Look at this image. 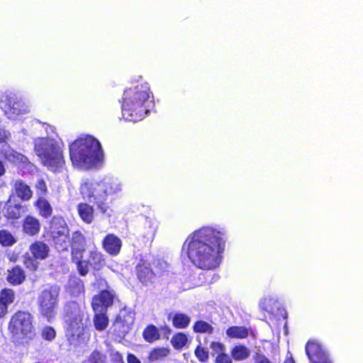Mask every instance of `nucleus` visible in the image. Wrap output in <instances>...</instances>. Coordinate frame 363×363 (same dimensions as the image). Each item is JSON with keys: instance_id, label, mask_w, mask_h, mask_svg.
Instances as JSON below:
<instances>
[{"instance_id": "nucleus-46", "label": "nucleus", "mask_w": 363, "mask_h": 363, "mask_svg": "<svg viewBox=\"0 0 363 363\" xmlns=\"http://www.w3.org/2000/svg\"><path fill=\"white\" fill-rule=\"evenodd\" d=\"M255 363H272L264 355L257 354Z\"/></svg>"}, {"instance_id": "nucleus-47", "label": "nucleus", "mask_w": 363, "mask_h": 363, "mask_svg": "<svg viewBox=\"0 0 363 363\" xmlns=\"http://www.w3.org/2000/svg\"><path fill=\"white\" fill-rule=\"evenodd\" d=\"M9 133L0 126V143L5 142L9 138Z\"/></svg>"}, {"instance_id": "nucleus-41", "label": "nucleus", "mask_w": 363, "mask_h": 363, "mask_svg": "<svg viewBox=\"0 0 363 363\" xmlns=\"http://www.w3.org/2000/svg\"><path fill=\"white\" fill-rule=\"evenodd\" d=\"M195 355L201 362H205L208 358V352L206 349L198 346L195 350Z\"/></svg>"}, {"instance_id": "nucleus-39", "label": "nucleus", "mask_w": 363, "mask_h": 363, "mask_svg": "<svg viewBox=\"0 0 363 363\" xmlns=\"http://www.w3.org/2000/svg\"><path fill=\"white\" fill-rule=\"evenodd\" d=\"M36 194L39 197H45L48 193L47 185L43 179H38L36 182L35 186Z\"/></svg>"}, {"instance_id": "nucleus-20", "label": "nucleus", "mask_w": 363, "mask_h": 363, "mask_svg": "<svg viewBox=\"0 0 363 363\" xmlns=\"http://www.w3.org/2000/svg\"><path fill=\"white\" fill-rule=\"evenodd\" d=\"M137 274L139 280L144 284L152 283L155 277L150 264L147 263L139 264L137 267Z\"/></svg>"}, {"instance_id": "nucleus-37", "label": "nucleus", "mask_w": 363, "mask_h": 363, "mask_svg": "<svg viewBox=\"0 0 363 363\" xmlns=\"http://www.w3.org/2000/svg\"><path fill=\"white\" fill-rule=\"evenodd\" d=\"M194 330L196 333H212L213 328L208 323L200 320V321H197L195 323V325L194 326Z\"/></svg>"}, {"instance_id": "nucleus-16", "label": "nucleus", "mask_w": 363, "mask_h": 363, "mask_svg": "<svg viewBox=\"0 0 363 363\" xmlns=\"http://www.w3.org/2000/svg\"><path fill=\"white\" fill-rule=\"evenodd\" d=\"M1 153L6 160L17 165L26 166L29 163L27 157L16 152L9 146H4L1 150Z\"/></svg>"}, {"instance_id": "nucleus-30", "label": "nucleus", "mask_w": 363, "mask_h": 363, "mask_svg": "<svg viewBox=\"0 0 363 363\" xmlns=\"http://www.w3.org/2000/svg\"><path fill=\"white\" fill-rule=\"evenodd\" d=\"M250 355V350L244 345H236L231 350L232 357L237 361L243 360Z\"/></svg>"}, {"instance_id": "nucleus-36", "label": "nucleus", "mask_w": 363, "mask_h": 363, "mask_svg": "<svg viewBox=\"0 0 363 363\" xmlns=\"http://www.w3.org/2000/svg\"><path fill=\"white\" fill-rule=\"evenodd\" d=\"M16 298L15 292L10 289H3L0 292V300L8 307L13 303Z\"/></svg>"}, {"instance_id": "nucleus-21", "label": "nucleus", "mask_w": 363, "mask_h": 363, "mask_svg": "<svg viewBox=\"0 0 363 363\" xmlns=\"http://www.w3.org/2000/svg\"><path fill=\"white\" fill-rule=\"evenodd\" d=\"M40 229L39 220L31 216L25 218L23 223V232L29 235H34L38 233Z\"/></svg>"}, {"instance_id": "nucleus-51", "label": "nucleus", "mask_w": 363, "mask_h": 363, "mask_svg": "<svg viewBox=\"0 0 363 363\" xmlns=\"http://www.w3.org/2000/svg\"><path fill=\"white\" fill-rule=\"evenodd\" d=\"M285 363H295L294 360L291 357L285 361Z\"/></svg>"}, {"instance_id": "nucleus-32", "label": "nucleus", "mask_w": 363, "mask_h": 363, "mask_svg": "<svg viewBox=\"0 0 363 363\" xmlns=\"http://www.w3.org/2000/svg\"><path fill=\"white\" fill-rule=\"evenodd\" d=\"M190 321V318L184 313H176L172 318L173 325L177 328H186Z\"/></svg>"}, {"instance_id": "nucleus-50", "label": "nucleus", "mask_w": 363, "mask_h": 363, "mask_svg": "<svg viewBox=\"0 0 363 363\" xmlns=\"http://www.w3.org/2000/svg\"><path fill=\"white\" fill-rule=\"evenodd\" d=\"M6 172L3 163L0 161V177L4 175Z\"/></svg>"}, {"instance_id": "nucleus-28", "label": "nucleus", "mask_w": 363, "mask_h": 363, "mask_svg": "<svg viewBox=\"0 0 363 363\" xmlns=\"http://www.w3.org/2000/svg\"><path fill=\"white\" fill-rule=\"evenodd\" d=\"M259 307L262 310L273 314L279 309V303L276 298L269 296L260 301Z\"/></svg>"}, {"instance_id": "nucleus-6", "label": "nucleus", "mask_w": 363, "mask_h": 363, "mask_svg": "<svg viewBox=\"0 0 363 363\" xmlns=\"http://www.w3.org/2000/svg\"><path fill=\"white\" fill-rule=\"evenodd\" d=\"M65 322L67 323V335L72 344L80 345L88 340L85 333L86 320L84 311L76 302L69 303L66 306Z\"/></svg>"}, {"instance_id": "nucleus-49", "label": "nucleus", "mask_w": 363, "mask_h": 363, "mask_svg": "<svg viewBox=\"0 0 363 363\" xmlns=\"http://www.w3.org/2000/svg\"><path fill=\"white\" fill-rule=\"evenodd\" d=\"M128 363H141L140 359L133 354H128L127 357Z\"/></svg>"}, {"instance_id": "nucleus-33", "label": "nucleus", "mask_w": 363, "mask_h": 363, "mask_svg": "<svg viewBox=\"0 0 363 363\" xmlns=\"http://www.w3.org/2000/svg\"><path fill=\"white\" fill-rule=\"evenodd\" d=\"M187 342L188 337L183 333H178L175 334L171 340V343L176 350H182Z\"/></svg>"}, {"instance_id": "nucleus-31", "label": "nucleus", "mask_w": 363, "mask_h": 363, "mask_svg": "<svg viewBox=\"0 0 363 363\" xmlns=\"http://www.w3.org/2000/svg\"><path fill=\"white\" fill-rule=\"evenodd\" d=\"M55 247L59 251L67 250L70 245L69 234L52 236Z\"/></svg>"}, {"instance_id": "nucleus-19", "label": "nucleus", "mask_w": 363, "mask_h": 363, "mask_svg": "<svg viewBox=\"0 0 363 363\" xmlns=\"http://www.w3.org/2000/svg\"><path fill=\"white\" fill-rule=\"evenodd\" d=\"M52 236L69 234V229L65 220L61 216H54L50 223Z\"/></svg>"}, {"instance_id": "nucleus-9", "label": "nucleus", "mask_w": 363, "mask_h": 363, "mask_svg": "<svg viewBox=\"0 0 363 363\" xmlns=\"http://www.w3.org/2000/svg\"><path fill=\"white\" fill-rule=\"evenodd\" d=\"M60 289L57 285H48L38 294L37 301L40 314L50 321L56 314Z\"/></svg>"}, {"instance_id": "nucleus-23", "label": "nucleus", "mask_w": 363, "mask_h": 363, "mask_svg": "<svg viewBox=\"0 0 363 363\" xmlns=\"http://www.w3.org/2000/svg\"><path fill=\"white\" fill-rule=\"evenodd\" d=\"M25 278L24 271L18 266H16L8 271L6 279L13 285H19L25 280Z\"/></svg>"}, {"instance_id": "nucleus-43", "label": "nucleus", "mask_w": 363, "mask_h": 363, "mask_svg": "<svg viewBox=\"0 0 363 363\" xmlns=\"http://www.w3.org/2000/svg\"><path fill=\"white\" fill-rule=\"evenodd\" d=\"M210 347L212 350L213 354L217 355L225 353V345L220 342H211Z\"/></svg>"}, {"instance_id": "nucleus-25", "label": "nucleus", "mask_w": 363, "mask_h": 363, "mask_svg": "<svg viewBox=\"0 0 363 363\" xmlns=\"http://www.w3.org/2000/svg\"><path fill=\"white\" fill-rule=\"evenodd\" d=\"M30 250L35 258L44 259L48 255L49 247L42 242H35L30 245Z\"/></svg>"}, {"instance_id": "nucleus-26", "label": "nucleus", "mask_w": 363, "mask_h": 363, "mask_svg": "<svg viewBox=\"0 0 363 363\" xmlns=\"http://www.w3.org/2000/svg\"><path fill=\"white\" fill-rule=\"evenodd\" d=\"M78 213L82 220L86 223H91L94 220V209L92 206L87 203H80L77 207Z\"/></svg>"}, {"instance_id": "nucleus-29", "label": "nucleus", "mask_w": 363, "mask_h": 363, "mask_svg": "<svg viewBox=\"0 0 363 363\" xmlns=\"http://www.w3.org/2000/svg\"><path fill=\"white\" fill-rule=\"evenodd\" d=\"M248 334V330L244 326H232L226 330V335L230 338L243 339Z\"/></svg>"}, {"instance_id": "nucleus-52", "label": "nucleus", "mask_w": 363, "mask_h": 363, "mask_svg": "<svg viewBox=\"0 0 363 363\" xmlns=\"http://www.w3.org/2000/svg\"><path fill=\"white\" fill-rule=\"evenodd\" d=\"M99 281H100L101 285H103V284L106 285V281L102 279H99Z\"/></svg>"}, {"instance_id": "nucleus-48", "label": "nucleus", "mask_w": 363, "mask_h": 363, "mask_svg": "<svg viewBox=\"0 0 363 363\" xmlns=\"http://www.w3.org/2000/svg\"><path fill=\"white\" fill-rule=\"evenodd\" d=\"M8 313V307L0 300V318H4Z\"/></svg>"}, {"instance_id": "nucleus-15", "label": "nucleus", "mask_w": 363, "mask_h": 363, "mask_svg": "<svg viewBox=\"0 0 363 363\" xmlns=\"http://www.w3.org/2000/svg\"><path fill=\"white\" fill-rule=\"evenodd\" d=\"M12 191L23 201H28L33 196L31 188L21 179H16L13 182Z\"/></svg>"}, {"instance_id": "nucleus-8", "label": "nucleus", "mask_w": 363, "mask_h": 363, "mask_svg": "<svg viewBox=\"0 0 363 363\" xmlns=\"http://www.w3.org/2000/svg\"><path fill=\"white\" fill-rule=\"evenodd\" d=\"M114 296L113 290L105 289L93 297L91 305L95 312L94 322L98 330H104L108 326V319L106 311L107 308L112 305Z\"/></svg>"}, {"instance_id": "nucleus-24", "label": "nucleus", "mask_w": 363, "mask_h": 363, "mask_svg": "<svg viewBox=\"0 0 363 363\" xmlns=\"http://www.w3.org/2000/svg\"><path fill=\"white\" fill-rule=\"evenodd\" d=\"M145 232L143 237L147 240H152L157 230V221L151 217H145L143 223Z\"/></svg>"}, {"instance_id": "nucleus-13", "label": "nucleus", "mask_w": 363, "mask_h": 363, "mask_svg": "<svg viewBox=\"0 0 363 363\" xmlns=\"http://www.w3.org/2000/svg\"><path fill=\"white\" fill-rule=\"evenodd\" d=\"M306 352L311 363H331L327 352L318 342L309 341L306 345Z\"/></svg>"}, {"instance_id": "nucleus-38", "label": "nucleus", "mask_w": 363, "mask_h": 363, "mask_svg": "<svg viewBox=\"0 0 363 363\" xmlns=\"http://www.w3.org/2000/svg\"><path fill=\"white\" fill-rule=\"evenodd\" d=\"M15 242L13 235L6 230L0 231V243L4 246H10Z\"/></svg>"}, {"instance_id": "nucleus-2", "label": "nucleus", "mask_w": 363, "mask_h": 363, "mask_svg": "<svg viewBox=\"0 0 363 363\" xmlns=\"http://www.w3.org/2000/svg\"><path fill=\"white\" fill-rule=\"evenodd\" d=\"M150 97V87L147 83L138 84L124 91L122 115L125 121L137 122L144 118L148 111L145 103Z\"/></svg>"}, {"instance_id": "nucleus-7", "label": "nucleus", "mask_w": 363, "mask_h": 363, "mask_svg": "<svg viewBox=\"0 0 363 363\" xmlns=\"http://www.w3.org/2000/svg\"><path fill=\"white\" fill-rule=\"evenodd\" d=\"M8 330L16 342L31 339L35 335L31 313L26 311H16L9 320Z\"/></svg>"}, {"instance_id": "nucleus-3", "label": "nucleus", "mask_w": 363, "mask_h": 363, "mask_svg": "<svg viewBox=\"0 0 363 363\" xmlns=\"http://www.w3.org/2000/svg\"><path fill=\"white\" fill-rule=\"evenodd\" d=\"M69 155L74 166L84 169L95 165L103 155L99 142L89 135L73 142L69 145Z\"/></svg>"}, {"instance_id": "nucleus-45", "label": "nucleus", "mask_w": 363, "mask_h": 363, "mask_svg": "<svg viewBox=\"0 0 363 363\" xmlns=\"http://www.w3.org/2000/svg\"><path fill=\"white\" fill-rule=\"evenodd\" d=\"M216 363H232L230 357L225 352L220 354L216 357Z\"/></svg>"}, {"instance_id": "nucleus-27", "label": "nucleus", "mask_w": 363, "mask_h": 363, "mask_svg": "<svg viewBox=\"0 0 363 363\" xmlns=\"http://www.w3.org/2000/svg\"><path fill=\"white\" fill-rule=\"evenodd\" d=\"M35 205L41 216L47 218L52 215V208L45 197H39Z\"/></svg>"}, {"instance_id": "nucleus-11", "label": "nucleus", "mask_w": 363, "mask_h": 363, "mask_svg": "<svg viewBox=\"0 0 363 363\" xmlns=\"http://www.w3.org/2000/svg\"><path fill=\"white\" fill-rule=\"evenodd\" d=\"M134 323V314L130 311L123 310L117 316L113 323V331L119 337L124 336Z\"/></svg>"}, {"instance_id": "nucleus-40", "label": "nucleus", "mask_w": 363, "mask_h": 363, "mask_svg": "<svg viewBox=\"0 0 363 363\" xmlns=\"http://www.w3.org/2000/svg\"><path fill=\"white\" fill-rule=\"evenodd\" d=\"M43 338L48 341H52L55 338V330L50 326L45 327L41 333Z\"/></svg>"}, {"instance_id": "nucleus-53", "label": "nucleus", "mask_w": 363, "mask_h": 363, "mask_svg": "<svg viewBox=\"0 0 363 363\" xmlns=\"http://www.w3.org/2000/svg\"><path fill=\"white\" fill-rule=\"evenodd\" d=\"M118 358H119V359H120V360H122V357H121V355L118 354Z\"/></svg>"}, {"instance_id": "nucleus-12", "label": "nucleus", "mask_w": 363, "mask_h": 363, "mask_svg": "<svg viewBox=\"0 0 363 363\" xmlns=\"http://www.w3.org/2000/svg\"><path fill=\"white\" fill-rule=\"evenodd\" d=\"M134 323V314L130 311L123 310L117 316L113 323V331L119 337L124 336Z\"/></svg>"}, {"instance_id": "nucleus-22", "label": "nucleus", "mask_w": 363, "mask_h": 363, "mask_svg": "<svg viewBox=\"0 0 363 363\" xmlns=\"http://www.w3.org/2000/svg\"><path fill=\"white\" fill-rule=\"evenodd\" d=\"M30 111L29 106L22 101H13L12 104L9 106V108L6 111L9 118H14L16 116L26 113Z\"/></svg>"}, {"instance_id": "nucleus-44", "label": "nucleus", "mask_w": 363, "mask_h": 363, "mask_svg": "<svg viewBox=\"0 0 363 363\" xmlns=\"http://www.w3.org/2000/svg\"><path fill=\"white\" fill-rule=\"evenodd\" d=\"M23 263L26 267L31 271H34L38 267V262L35 259H33L30 256H25Z\"/></svg>"}, {"instance_id": "nucleus-4", "label": "nucleus", "mask_w": 363, "mask_h": 363, "mask_svg": "<svg viewBox=\"0 0 363 363\" xmlns=\"http://www.w3.org/2000/svg\"><path fill=\"white\" fill-rule=\"evenodd\" d=\"M122 185L116 178L105 179L100 183L84 182L80 192L84 199L93 201L102 213H106L109 208L107 196L121 191Z\"/></svg>"}, {"instance_id": "nucleus-42", "label": "nucleus", "mask_w": 363, "mask_h": 363, "mask_svg": "<svg viewBox=\"0 0 363 363\" xmlns=\"http://www.w3.org/2000/svg\"><path fill=\"white\" fill-rule=\"evenodd\" d=\"M105 357L99 352H93L90 355L87 363H104Z\"/></svg>"}, {"instance_id": "nucleus-10", "label": "nucleus", "mask_w": 363, "mask_h": 363, "mask_svg": "<svg viewBox=\"0 0 363 363\" xmlns=\"http://www.w3.org/2000/svg\"><path fill=\"white\" fill-rule=\"evenodd\" d=\"M72 249V259L77 264V269L80 275L87 274V264L82 261L83 253L85 251L86 239L79 231L72 233L70 241Z\"/></svg>"}, {"instance_id": "nucleus-17", "label": "nucleus", "mask_w": 363, "mask_h": 363, "mask_svg": "<svg viewBox=\"0 0 363 363\" xmlns=\"http://www.w3.org/2000/svg\"><path fill=\"white\" fill-rule=\"evenodd\" d=\"M87 264V273L89 270V266L92 267L94 269L99 270L104 265V259L101 252L93 247L89 250V257L84 259Z\"/></svg>"}, {"instance_id": "nucleus-5", "label": "nucleus", "mask_w": 363, "mask_h": 363, "mask_svg": "<svg viewBox=\"0 0 363 363\" xmlns=\"http://www.w3.org/2000/svg\"><path fill=\"white\" fill-rule=\"evenodd\" d=\"M33 143L34 152L44 166L53 172L63 167L65 159L60 143L50 138H38Z\"/></svg>"}, {"instance_id": "nucleus-1", "label": "nucleus", "mask_w": 363, "mask_h": 363, "mask_svg": "<svg viewBox=\"0 0 363 363\" xmlns=\"http://www.w3.org/2000/svg\"><path fill=\"white\" fill-rule=\"evenodd\" d=\"M226 238L223 228L203 227L187 237L182 250L197 268L213 270L220 264Z\"/></svg>"}, {"instance_id": "nucleus-34", "label": "nucleus", "mask_w": 363, "mask_h": 363, "mask_svg": "<svg viewBox=\"0 0 363 363\" xmlns=\"http://www.w3.org/2000/svg\"><path fill=\"white\" fill-rule=\"evenodd\" d=\"M145 340L149 342H152L158 340L160 337L157 328L154 325H149L143 332Z\"/></svg>"}, {"instance_id": "nucleus-35", "label": "nucleus", "mask_w": 363, "mask_h": 363, "mask_svg": "<svg viewBox=\"0 0 363 363\" xmlns=\"http://www.w3.org/2000/svg\"><path fill=\"white\" fill-rule=\"evenodd\" d=\"M169 354V350L166 347H160L154 349L150 354L149 359L150 361L162 360L167 357Z\"/></svg>"}, {"instance_id": "nucleus-18", "label": "nucleus", "mask_w": 363, "mask_h": 363, "mask_svg": "<svg viewBox=\"0 0 363 363\" xmlns=\"http://www.w3.org/2000/svg\"><path fill=\"white\" fill-rule=\"evenodd\" d=\"M104 250L112 255L119 253L121 248V240L113 234L108 235L103 241Z\"/></svg>"}, {"instance_id": "nucleus-14", "label": "nucleus", "mask_w": 363, "mask_h": 363, "mask_svg": "<svg viewBox=\"0 0 363 363\" xmlns=\"http://www.w3.org/2000/svg\"><path fill=\"white\" fill-rule=\"evenodd\" d=\"M25 212L24 206L17 200L9 199L3 209V213L9 219H18Z\"/></svg>"}]
</instances>
